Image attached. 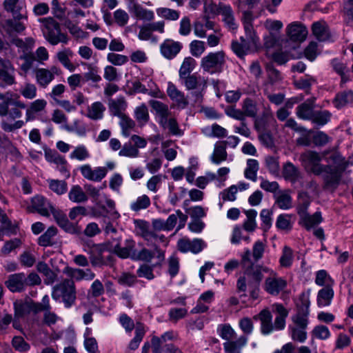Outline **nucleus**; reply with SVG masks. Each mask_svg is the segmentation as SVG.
<instances>
[{"mask_svg":"<svg viewBox=\"0 0 353 353\" xmlns=\"http://www.w3.org/2000/svg\"><path fill=\"white\" fill-rule=\"evenodd\" d=\"M241 265L243 275L236 281L238 292H242L241 296H246L248 291L250 296L253 300L259 297L260 285L264 279V274H268L263 288L272 296H277L287 287V281L279 276L277 272L268 266L254 264L251 260L249 249H246L241 255Z\"/></svg>","mask_w":353,"mask_h":353,"instance_id":"1","label":"nucleus"},{"mask_svg":"<svg viewBox=\"0 0 353 353\" xmlns=\"http://www.w3.org/2000/svg\"><path fill=\"white\" fill-rule=\"evenodd\" d=\"M302 163L305 168L314 174L323 173V188L334 192L341 184L343 172L349 165L343 156H330L327 159L328 165L323 166L320 162L321 156H301Z\"/></svg>","mask_w":353,"mask_h":353,"instance_id":"2","label":"nucleus"},{"mask_svg":"<svg viewBox=\"0 0 353 353\" xmlns=\"http://www.w3.org/2000/svg\"><path fill=\"white\" fill-rule=\"evenodd\" d=\"M26 108V104L19 100H10L0 102V116H8V119H3L1 122V128L7 132H12L21 128L25 123L22 120L14 121L22 117L21 110Z\"/></svg>","mask_w":353,"mask_h":353,"instance_id":"3","label":"nucleus"},{"mask_svg":"<svg viewBox=\"0 0 353 353\" xmlns=\"http://www.w3.org/2000/svg\"><path fill=\"white\" fill-rule=\"evenodd\" d=\"M272 311L276 314V317L272 323V315L268 310H263L258 316L254 319H259L261 322V332L264 335H268L273 331L282 330L285 327L286 318L288 316V310L281 303L272 305Z\"/></svg>","mask_w":353,"mask_h":353,"instance_id":"4","label":"nucleus"},{"mask_svg":"<svg viewBox=\"0 0 353 353\" xmlns=\"http://www.w3.org/2000/svg\"><path fill=\"white\" fill-rule=\"evenodd\" d=\"M39 21L42 24L41 30L45 39L51 45L68 43V36L61 32L60 24L54 19L50 17L41 18Z\"/></svg>","mask_w":353,"mask_h":353,"instance_id":"5","label":"nucleus"},{"mask_svg":"<svg viewBox=\"0 0 353 353\" xmlns=\"http://www.w3.org/2000/svg\"><path fill=\"white\" fill-rule=\"evenodd\" d=\"M52 297L56 301L63 303L66 308L74 305L77 299L75 283L72 279H65L52 288Z\"/></svg>","mask_w":353,"mask_h":353,"instance_id":"6","label":"nucleus"},{"mask_svg":"<svg viewBox=\"0 0 353 353\" xmlns=\"http://www.w3.org/2000/svg\"><path fill=\"white\" fill-rule=\"evenodd\" d=\"M225 54L223 51L210 52L201 60V68L210 74L220 73L225 65Z\"/></svg>","mask_w":353,"mask_h":353,"instance_id":"7","label":"nucleus"},{"mask_svg":"<svg viewBox=\"0 0 353 353\" xmlns=\"http://www.w3.org/2000/svg\"><path fill=\"white\" fill-rule=\"evenodd\" d=\"M210 10L211 12L221 15L222 21L225 27L231 31L236 30L238 25L236 22L234 12L230 5L219 3L218 5H210L205 8V12Z\"/></svg>","mask_w":353,"mask_h":353,"instance_id":"8","label":"nucleus"},{"mask_svg":"<svg viewBox=\"0 0 353 353\" xmlns=\"http://www.w3.org/2000/svg\"><path fill=\"white\" fill-rule=\"evenodd\" d=\"M243 24L245 30V37H241L240 42L247 50L254 48L259 43V38L256 35L252 23V17L250 13H244Z\"/></svg>","mask_w":353,"mask_h":353,"instance_id":"9","label":"nucleus"},{"mask_svg":"<svg viewBox=\"0 0 353 353\" xmlns=\"http://www.w3.org/2000/svg\"><path fill=\"white\" fill-rule=\"evenodd\" d=\"M16 83L15 68L8 60L0 58V87L6 88Z\"/></svg>","mask_w":353,"mask_h":353,"instance_id":"10","label":"nucleus"},{"mask_svg":"<svg viewBox=\"0 0 353 353\" xmlns=\"http://www.w3.org/2000/svg\"><path fill=\"white\" fill-rule=\"evenodd\" d=\"M50 213L58 224L65 232L72 234H79L81 232V228L77 224L69 221L66 214L61 210L52 208Z\"/></svg>","mask_w":353,"mask_h":353,"instance_id":"11","label":"nucleus"},{"mask_svg":"<svg viewBox=\"0 0 353 353\" xmlns=\"http://www.w3.org/2000/svg\"><path fill=\"white\" fill-rule=\"evenodd\" d=\"M53 207L44 196L36 195L32 198L31 204L28 207V210L30 212H37L41 216L48 217Z\"/></svg>","mask_w":353,"mask_h":353,"instance_id":"12","label":"nucleus"},{"mask_svg":"<svg viewBox=\"0 0 353 353\" xmlns=\"http://www.w3.org/2000/svg\"><path fill=\"white\" fill-rule=\"evenodd\" d=\"M307 33V28L299 21L292 22L286 27V34L290 40L294 42L304 41Z\"/></svg>","mask_w":353,"mask_h":353,"instance_id":"13","label":"nucleus"},{"mask_svg":"<svg viewBox=\"0 0 353 353\" xmlns=\"http://www.w3.org/2000/svg\"><path fill=\"white\" fill-rule=\"evenodd\" d=\"M182 48L183 44L181 42L167 39L160 45V52L164 58L171 60L176 57Z\"/></svg>","mask_w":353,"mask_h":353,"instance_id":"14","label":"nucleus"},{"mask_svg":"<svg viewBox=\"0 0 353 353\" xmlns=\"http://www.w3.org/2000/svg\"><path fill=\"white\" fill-rule=\"evenodd\" d=\"M147 145V141L139 136L134 134L130 137V141L125 143L119 154H137L139 148H144Z\"/></svg>","mask_w":353,"mask_h":353,"instance_id":"15","label":"nucleus"},{"mask_svg":"<svg viewBox=\"0 0 353 353\" xmlns=\"http://www.w3.org/2000/svg\"><path fill=\"white\" fill-rule=\"evenodd\" d=\"M167 94L170 99L176 103L178 108L184 109L188 106V101L184 93L170 81L168 83Z\"/></svg>","mask_w":353,"mask_h":353,"instance_id":"16","label":"nucleus"},{"mask_svg":"<svg viewBox=\"0 0 353 353\" xmlns=\"http://www.w3.org/2000/svg\"><path fill=\"white\" fill-rule=\"evenodd\" d=\"M177 339V334L174 331L165 332L160 337L153 336L151 339V346L153 353H162L161 347L167 345L168 341H172Z\"/></svg>","mask_w":353,"mask_h":353,"instance_id":"17","label":"nucleus"},{"mask_svg":"<svg viewBox=\"0 0 353 353\" xmlns=\"http://www.w3.org/2000/svg\"><path fill=\"white\" fill-rule=\"evenodd\" d=\"M316 98L311 97L301 103L296 109V114L298 118L310 121L314 112Z\"/></svg>","mask_w":353,"mask_h":353,"instance_id":"18","label":"nucleus"},{"mask_svg":"<svg viewBox=\"0 0 353 353\" xmlns=\"http://www.w3.org/2000/svg\"><path fill=\"white\" fill-rule=\"evenodd\" d=\"M3 5L4 10L12 13L14 17L18 19H27V13L23 11V4L20 3L19 0H4Z\"/></svg>","mask_w":353,"mask_h":353,"instance_id":"19","label":"nucleus"},{"mask_svg":"<svg viewBox=\"0 0 353 353\" xmlns=\"http://www.w3.org/2000/svg\"><path fill=\"white\" fill-rule=\"evenodd\" d=\"M26 276L24 273L13 274L10 275L6 285L12 292H21L26 286Z\"/></svg>","mask_w":353,"mask_h":353,"instance_id":"20","label":"nucleus"},{"mask_svg":"<svg viewBox=\"0 0 353 353\" xmlns=\"http://www.w3.org/2000/svg\"><path fill=\"white\" fill-rule=\"evenodd\" d=\"M312 34L319 41H326L330 38V32L325 21H318L312 25Z\"/></svg>","mask_w":353,"mask_h":353,"instance_id":"21","label":"nucleus"},{"mask_svg":"<svg viewBox=\"0 0 353 353\" xmlns=\"http://www.w3.org/2000/svg\"><path fill=\"white\" fill-rule=\"evenodd\" d=\"M248 338L241 335L236 339L223 343L225 353H241L242 349L247 345Z\"/></svg>","mask_w":353,"mask_h":353,"instance_id":"22","label":"nucleus"},{"mask_svg":"<svg viewBox=\"0 0 353 353\" xmlns=\"http://www.w3.org/2000/svg\"><path fill=\"white\" fill-rule=\"evenodd\" d=\"M82 175L91 181H100L107 174V169L105 167H97L92 170L90 165H83L81 168Z\"/></svg>","mask_w":353,"mask_h":353,"instance_id":"23","label":"nucleus"},{"mask_svg":"<svg viewBox=\"0 0 353 353\" xmlns=\"http://www.w3.org/2000/svg\"><path fill=\"white\" fill-rule=\"evenodd\" d=\"M323 221L321 212L317 211L313 214H306L299 217V224L305 228L307 230H310Z\"/></svg>","mask_w":353,"mask_h":353,"instance_id":"24","label":"nucleus"},{"mask_svg":"<svg viewBox=\"0 0 353 353\" xmlns=\"http://www.w3.org/2000/svg\"><path fill=\"white\" fill-rule=\"evenodd\" d=\"M22 20L13 17V19H7L3 22L2 28L9 35L21 33L26 29V25Z\"/></svg>","mask_w":353,"mask_h":353,"instance_id":"25","label":"nucleus"},{"mask_svg":"<svg viewBox=\"0 0 353 353\" xmlns=\"http://www.w3.org/2000/svg\"><path fill=\"white\" fill-rule=\"evenodd\" d=\"M332 103L338 110L353 103V90H345L338 92L333 99Z\"/></svg>","mask_w":353,"mask_h":353,"instance_id":"26","label":"nucleus"},{"mask_svg":"<svg viewBox=\"0 0 353 353\" xmlns=\"http://www.w3.org/2000/svg\"><path fill=\"white\" fill-rule=\"evenodd\" d=\"M108 108L113 116L120 117L125 114L124 111L127 108V102L122 96L118 97L116 99H110L108 101Z\"/></svg>","mask_w":353,"mask_h":353,"instance_id":"27","label":"nucleus"},{"mask_svg":"<svg viewBox=\"0 0 353 353\" xmlns=\"http://www.w3.org/2000/svg\"><path fill=\"white\" fill-rule=\"evenodd\" d=\"M175 212L176 214H170L165 220L168 231H171L175 227L178 219L179 225L177 227V230L184 228L187 222L188 218L187 214H183L180 210H176Z\"/></svg>","mask_w":353,"mask_h":353,"instance_id":"28","label":"nucleus"},{"mask_svg":"<svg viewBox=\"0 0 353 353\" xmlns=\"http://www.w3.org/2000/svg\"><path fill=\"white\" fill-rule=\"evenodd\" d=\"M333 286H325L321 288L317 294L316 302L319 307L329 306L333 299L334 292Z\"/></svg>","mask_w":353,"mask_h":353,"instance_id":"29","label":"nucleus"},{"mask_svg":"<svg viewBox=\"0 0 353 353\" xmlns=\"http://www.w3.org/2000/svg\"><path fill=\"white\" fill-rule=\"evenodd\" d=\"M183 80V84L187 90L201 89L203 90L206 87L205 81L196 74L187 75L185 77H180Z\"/></svg>","mask_w":353,"mask_h":353,"instance_id":"30","label":"nucleus"},{"mask_svg":"<svg viewBox=\"0 0 353 353\" xmlns=\"http://www.w3.org/2000/svg\"><path fill=\"white\" fill-rule=\"evenodd\" d=\"M128 9L139 19L151 21L154 19V12L143 8L138 2L129 6Z\"/></svg>","mask_w":353,"mask_h":353,"instance_id":"31","label":"nucleus"},{"mask_svg":"<svg viewBox=\"0 0 353 353\" xmlns=\"http://www.w3.org/2000/svg\"><path fill=\"white\" fill-rule=\"evenodd\" d=\"M37 270L45 276L44 283L46 285H52L57 280V273L51 270L45 262H39Z\"/></svg>","mask_w":353,"mask_h":353,"instance_id":"32","label":"nucleus"},{"mask_svg":"<svg viewBox=\"0 0 353 353\" xmlns=\"http://www.w3.org/2000/svg\"><path fill=\"white\" fill-rule=\"evenodd\" d=\"M73 54V52L70 48H64L57 52L56 57L64 68L72 72L75 70L74 65L70 61Z\"/></svg>","mask_w":353,"mask_h":353,"instance_id":"33","label":"nucleus"},{"mask_svg":"<svg viewBox=\"0 0 353 353\" xmlns=\"http://www.w3.org/2000/svg\"><path fill=\"white\" fill-rule=\"evenodd\" d=\"M148 103L155 112V114L158 117V121L160 120L163 121L164 118L170 116L171 112L168 105L163 102L152 99L149 101Z\"/></svg>","mask_w":353,"mask_h":353,"instance_id":"34","label":"nucleus"},{"mask_svg":"<svg viewBox=\"0 0 353 353\" xmlns=\"http://www.w3.org/2000/svg\"><path fill=\"white\" fill-rule=\"evenodd\" d=\"M146 333V329L145 325L140 322L136 323V327L134 330V336L130 341L128 344V349L131 350H137L140 343L142 341L145 334Z\"/></svg>","mask_w":353,"mask_h":353,"instance_id":"35","label":"nucleus"},{"mask_svg":"<svg viewBox=\"0 0 353 353\" xmlns=\"http://www.w3.org/2000/svg\"><path fill=\"white\" fill-rule=\"evenodd\" d=\"M19 59L23 61V63L19 66V74L25 76L33 68L34 63L36 61L35 55L32 52H24Z\"/></svg>","mask_w":353,"mask_h":353,"instance_id":"36","label":"nucleus"},{"mask_svg":"<svg viewBox=\"0 0 353 353\" xmlns=\"http://www.w3.org/2000/svg\"><path fill=\"white\" fill-rule=\"evenodd\" d=\"M311 202L312 199L307 192H301L299 193L296 210L299 217L308 214L307 210Z\"/></svg>","mask_w":353,"mask_h":353,"instance_id":"37","label":"nucleus"},{"mask_svg":"<svg viewBox=\"0 0 353 353\" xmlns=\"http://www.w3.org/2000/svg\"><path fill=\"white\" fill-rule=\"evenodd\" d=\"M58 230L56 227L50 226L38 239V244L40 246H52L55 243L54 236L57 234Z\"/></svg>","mask_w":353,"mask_h":353,"instance_id":"38","label":"nucleus"},{"mask_svg":"<svg viewBox=\"0 0 353 353\" xmlns=\"http://www.w3.org/2000/svg\"><path fill=\"white\" fill-rule=\"evenodd\" d=\"M63 128L67 132L75 133L81 137H85L88 131L87 125L79 119H74L71 125H64Z\"/></svg>","mask_w":353,"mask_h":353,"instance_id":"39","label":"nucleus"},{"mask_svg":"<svg viewBox=\"0 0 353 353\" xmlns=\"http://www.w3.org/2000/svg\"><path fill=\"white\" fill-rule=\"evenodd\" d=\"M34 73L37 83L42 88H46L54 80V77L48 69L37 68Z\"/></svg>","mask_w":353,"mask_h":353,"instance_id":"40","label":"nucleus"},{"mask_svg":"<svg viewBox=\"0 0 353 353\" xmlns=\"http://www.w3.org/2000/svg\"><path fill=\"white\" fill-rule=\"evenodd\" d=\"M105 107L100 101H96L88 108L86 116L92 120H99L103 117Z\"/></svg>","mask_w":353,"mask_h":353,"instance_id":"41","label":"nucleus"},{"mask_svg":"<svg viewBox=\"0 0 353 353\" xmlns=\"http://www.w3.org/2000/svg\"><path fill=\"white\" fill-rule=\"evenodd\" d=\"M159 123L162 128L168 129L173 135L181 136L183 134V132L180 130L176 119L173 117H166L164 118L163 121V120L159 121Z\"/></svg>","mask_w":353,"mask_h":353,"instance_id":"42","label":"nucleus"},{"mask_svg":"<svg viewBox=\"0 0 353 353\" xmlns=\"http://www.w3.org/2000/svg\"><path fill=\"white\" fill-rule=\"evenodd\" d=\"M217 333L222 339L225 341V342H228L238 338L236 332L228 323L219 325L217 327Z\"/></svg>","mask_w":353,"mask_h":353,"instance_id":"43","label":"nucleus"},{"mask_svg":"<svg viewBox=\"0 0 353 353\" xmlns=\"http://www.w3.org/2000/svg\"><path fill=\"white\" fill-rule=\"evenodd\" d=\"M69 199L74 203H84L88 201V196L81 187L78 185H73L68 192Z\"/></svg>","mask_w":353,"mask_h":353,"instance_id":"44","label":"nucleus"},{"mask_svg":"<svg viewBox=\"0 0 353 353\" xmlns=\"http://www.w3.org/2000/svg\"><path fill=\"white\" fill-rule=\"evenodd\" d=\"M331 117L332 114L328 110H314L310 121L318 126H323L330 121Z\"/></svg>","mask_w":353,"mask_h":353,"instance_id":"45","label":"nucleus"},{"mask_svg":"<svg viewBox=\"0 0 353 353\" xmlns=\"http://www.w3.org/2000/svg\"><path fill=\"white\" fill-rule=\"evenodd\" d=\"M275 203L281 210H288L292 207V199L288 191H282L276 197Z\"/></svg>","mask_w":353,"mask_h":353,"instance_id":"46","label":"nucleus"},{"mask_svg":"<svg viewBox=\"0 0 353 353\" xmlns=\"http://www.w3.org/2000/svg\"><path fill=\"white\" fill-rule=\"evenodd\" d=\"M294 261V252L291 248L285 245L282 250V254L279 259V264L281 267L290 268Z\"/></svg>","mask_w":353,"mask_h":353,"instance_id":"47","label":"nucleus"},{"mask_svg":"<svg viewBox=\"0 0 353 353\" xmlns=\"http://www.w3.org/2000/svg\"><path fill=\"white\" fill-rule=\"evenodd\" d=\"M196 65V60L191 57H185L179 70V76L180 77H185L187 75H190V73L194 70Z\"/></svg>","mask_w":353,"mask_h":353,"instance_id":"48","label":"nucleus"},{"mask_svg":"<svg viewBox=\"0 0 353 353\" xmlns=\"http://www.w3.org/2000/svg\"><path fill=\"white\" fill-rule=\"evenodd\" d=\"M283 174L285 179L295 183L301 178V174L298 169L292 163H288L283 167Z\"/></svg>","mask_w":353,"mask_h":353,"instance_id":"49","label":"nucleus"},{"mask_svg":"<svg viewBox=\"0 0 353 353\" xmlns=\"http://www.w3.org/2000/svg\"><path fill=\"white\" fill-rule=\"evenodd\" d=\"M134 118L140 126L145 125L149 121L148 110L145 103L137 107L134 110Z\"/></svg>","mask_w":353,"mask_h":353,"instance_id":"50","label":"nucleus"},{"mask_svg":"<svg viewBox=\"0 0 353 353\" xmlns=\"http://www.w3.org/2000/svg\"><path fill=\"white\" fill-rule=\"evenodd\" d=\"M119 118L120 119L119 125L121 128L122 134L125 137H129L131 130L136 126L135 121L126 114H123Z\"/></svg>","mask_w":353,"mask_h":353,"instance_id":"51","label":"nucleus"},{"mask_svg":"<svg viewBox=\"0 0 353 353\" xmlns=\"http://www.w3.org/2000/svg\"><path fill=\"white\" fill-rule=\"evenodd\" d=\"M156 12L159 17L168 21H176L180 17L179 11L168 8H158Z\"/></svg>","mask_w":353,"mask_h":353,"instance_id":"52","label":"nucleus"},{"mask_svg":"<svg viewBox=\"0 0 353 353\" xmlns=\"http://www.w3.org/2000/svg\"><path fill=\"white\" fill-rule=\"evenodd\" d=\"M315 283L319 286H333L334 281L326 270H321L316 272Z\"/></svg>","mask_w":353,"mask_h":353,"instance_id":"53","label":"nucleus"},{"mask_svg":"<svg viewBox=\"0 0 353 353\" xmlns=\"http://www.w3.org/2000/svg\"><path fill=\"white\" fill-rule=\"evenodd\" d=\"M259 163L255 159H248L247 161V167L245 170V177L253 181H256V174L259 170Z\"/></svg>","mask_w":353,"mask_h":353,"instance_id":"54","label":"nucleus"},{"mask_svg":"<svg viewBox=\"0 0 353 353\" xmlns=\"http://www.w3.org/2000/svg\"><path fill=\"white\" fill-rule=\"evenodd\" d=\"M310 290H308L306 292H303L301 293L299 297V301L296 303V311L310 313Z\"/></svg>","mask_w":353,"mask_h":353,"instance_id":"55","label":"nucleus"},{"mask_svg":"<svg viewBox=\"0 0 353 353\" xmlns=\"http://www.w3.org/2000/svg\"><path fill=\"white\" fill-rule=\"evenodd\" d=\"M203 131L210 137L222 138L227 136L226 129L216 123L212 124L210 127L205 128Z\"/></svg>","mask_w":353,"mask_h":353,"instance_id":"56","label":"nucleus"},{"mask_svg":"<svg viewBox=\"0 0 353 353\" xmlns=\"http://www.w3.org/2000/svg\"><path fill=\"white\" fill-rule=\"evenodd\" d=\"M289 330L292 340L303 343L307 339V329L292 324L290 325Z\"/></svg>","mask_w":353,"mask_h":353,"instance_id":"57","label":"nucleus"},{"mask_svg":"<svg viewBox=\"0 0 353 353\" xmlns=\"http://www.w3.org/2000/svg\"><path fill=\"white\" fill-rule=\"evenodd\" d=\"M246 220L243 223V228L248 232H253L256 228V217L257 212L251 209L245 211Z\"/></svg>","mask_w":353,"mask_h":353,"instance_id":"58","label":"nucleus"},{"mask_svg":"<svg viewBox=\"0 0 353 353\" xmlns=\"http://www.w3.org/2000/svg\"><path fill=\"white\" fill-rule=\"evenodd\" d=\"M150 205V199L145 195L139 196L136 201L130 204V209L134 212H139L141 210H145Z\"/></svg>","mask_w":353,"mask_h":353,"instance_id":"59","label":"nucleus"},{"mask_svg":"<svg viewBox=\"0 0 353 353\" xmlns=\"http://www.w3.org/2000/svg\"><path fill=\"white\" fill-rule=\"evenodd\" d=\"M47 105V101L45 99H37L30 104L29 108L26 110V121L29 120L31 114L37 113L43 110Z\"/></svg>","mask_w":353,"mask_h":353,"instance_id":"60","label":"nucleus"},{"mask_svg":"<svg viewBox=\"0 0 353 353\" xmlns=\"http://www.w3.org/2000/svg\"><path fill=\"white\" fill-rule=\"evenodd\" d=\"M265 244L261 241H257L254 243L252 252H250V254L251 260L254 264H257L256 262L263 258L265 252ZM250 252L251 251L250 250Z\"/></svg>","mask_w":353,"mask_h":353,"instance_id":"61","label":"nucleus"},{"mask_svg":"<svg viewBox=\"0 0 353 353\" xmlns=\"http://www.w3.org/2000/svg\"><path fill=\"white\" fill-rule=\"evenodd\" d=\"M309 312H298L292 316V324L307 329L309 323Z\"/></svg>","mask_w":353,"mask_h":353,"instance_id":"62","label":"nucleus"},{"mask_svg":"<svg viewBox=\"0 0 353 353\" xmlns=\"http://www.w3.org/2000/svg\"><path fill=\"white\" fill-rule=\"evenodd\" d=\"M242 110L245 117H255L257 114L256 103L250 98L245 99L243 102Z\"/></svg>","mask_w":353,"mask_h":353,"instance_id":"63","label":"nucleus"},{"mask_svg":"<svg viewBox=\"0 0 353 353\" xmlns=\"http://www.w3.org/2000/svg\"><path fill=\"white\" fill-rule=\"evenodd\" d=\"M50 189L59 195L65 194L68 190V185L65 181L51 179L49 181Z\"/></svg>","mask_w":353,"mask_h":353,"instance_id":"64","label":"nucleus"}]
</instances>
